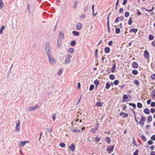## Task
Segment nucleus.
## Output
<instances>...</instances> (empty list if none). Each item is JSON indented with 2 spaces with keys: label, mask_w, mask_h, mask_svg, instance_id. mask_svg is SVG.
Instances as JSON below:
<instances>
[{
  "label": "nucleus",
  "mask_w": 155,
  "mask_h": 155,
  "mask_svg": "<svg viewBox=\"0 0 155 155\" xmlns=\"http://www.w3.org/2000/svg\"><path fill=\"white\" fill-rule=\"evenodd\" d=\"M85 17V15L84 14H82L80 16V18H83Z\"/></svg>",
  "instance_id": "nucleus-63"
},
{
  "label": "nucleus",
  "mask_w": 155,
  "mask_h": 155,
  "mask_svg": "<svg viewBox=\"0 0 155 155\" xmlns=\"http://www.w3.org/2000/svg\"><path fill=\"white\" fill-rule=\"evenodd\" d=\"M97 130L95 129L94 128H92L91 130V131L93 133H95Z\"/></svg>",
  "instance_id": "nucleus-43"
},
{
  "label": "nucleus",
  "mask_w": 155,
  "mask_h": 155,
  "mask_svg": "<svg viewBox=\"0 0 155 155\" xmlns=\"http://www.w3.org/2000/svg\"><path fill=\"white\" fill-rule=\"evenodd\" d=\"M132 73L133 75H136L138 74V72L137 70H133L132 71Z\"/></svg>",
  "instance_id": "nucleus-23"
},
{
  "label": "nucleus",
  "mask_w": 155,
  "mask_h": 155,
  "mask_svg": "<svg viewBox=\"0 0 155 155\" xmlns=\"http://www.w3.org/2000/svg\"><path fill=\"white\" fill-rule=\"evenodd\" d=\"M101 139V138L99 137H96L94 138V140L95 141L99 142Z\"/></svg>",
  "instance_id": "nucleus-36"
},
{
  "label": "nucleus",
  "mask_w": 155,
  "mask_h": 155,
  "mask_svg": "<svg viewBox=\"0 0 155 155\" xmlns=\"http://www.w3.org/2000/svg\"><path fill=\"white\" fill-rule=\"evenodd\" d=\"M110 87V85L109 83H106L105 86V88L106 89H109Z\"/></svg>",
  "instance_id": "nucleus-37"
},
{
  "label": "nucleus",
  "mask_w": 155,
  "mask_h": 155,
  "mask_svg": "<svg viewBox=\"0 0 155 155\" xmlns=\"http://www.w3.org/2000/svg\"><path fill=\"white\" fill-rule=\"evenodd\" d=\"M119 83V81L118 80H115L114 82V84L115 85H117Z\"/></svg>",
  "instance_id": "nucleus-44"
},
{
  "label": "nucleus",
  "mask_w": 155,
  "mask_h": 155,
  "mask_svg": "<svg viewBox=\"0 0 155 155\" xmlns=\"http://www.w3.org/2000/svg\"><path fill=\"white\" fill-rule=\"evenodd\" d=\"M70 61V60L69 59H66L65 61V62L66 64H68L69 63Z\"/></svg>",
  "instance_id": "nucleus-58"
},
{
  "label": "nucleus",
  "mask_w": 155,
  "mask_h": 155,
  "mask_svg": "<svg viewBox=\"0 0 155 155\" xmlns=\"http://www.w3.org/2000/svg\"><path fill=\"white\" fill-rule=\"evenodd\" d=\"M147 143L149 145H151L153 144V142L151 140H149L148 141Z\"/></svg>",
  "instance_id": "nucleus-51"
},
{
  "label": "nucleus",
  "mask_w": 155,
  "mask_h": 155,
  "mask_svg": "<svg viewBox=\"0 0 155 155\" xmlns=\"http://www.w3.org/2000/svg\"><path fill=\"white\" fill-rule=\"evenodd\" d=\"M149 54L147 50H145L144 53V56L146 58H148Z\"/></svg>",
  "instance_id": "nucleus-10"
},
{
  "label": "nucleus",
  "mask_w": 155,
  "mask_h": 155,
  "mask_svg": "<svg viewBox=\"0 0 155 155\" xmlns=\"http://www.w3.org/2000/svg\"><path fill=\"white\" fill-rule=\"evenodd\" d=\"M152 94L151 96L152 98L155 99V90H153L152 91Z\"/></svg>",
  "instance_id": "nucleus-26"
},
{
  "label": "nucleus",
  "mask_w": 155,
  "mask_h": 155,
  "mask_svg": "<svg viewBox=\"0 0 155 155\" xmlns=\"http://www.w3.org/2000/svg\"><path fill=\"white\" fill-rule=\"evenodd\" d=\"M137 31H138V29L137 28H135V29L132 28L130 30L129 32H133L134 33H136L137 32Z\"/></svg>",
  "instance_id": "nucleus-21"
},
{
  "label": "nucleus",
  "mask_w": 155,
  "mask_h": 155,
  "mask_svg": "<svg viewBox=\"0 0 155 155\" xmlns=\"http://www.w3.org/2000/svg\"><path fill=\"white\" fill-rule=\"evenodd\" d=\"M137 15L138 16H139V15H140L141 14V13L140 11L138 9H137Z\"/></svg>",
  "instance_id": "nucleus-54"
},
{
  "label": "nucleus",
  "mask_w": 155,
  "mask_h": 155,
  "mask_svg": "<svg viewBox=\"0 0 155 155\" xmlns=\"http://www.w3.org/2000/svg\"><path fill=\"white\" fill-rule=\"evenodd\" d=\"M82 27V25L80 23H78L76 25V28L78 30H80Z\"/></svg>",
  "instance_id": "nucleus-11"
},
{
  "label": "nucleus",
  "mask_w": 155,
  "mask_h": 155,
  "mask_svg": "<svg viewBox=\"0 0 155 155\" xmlns=\"http://www.w3.org/2000/svg\"><path fill=\"white\" fill-rule=\"evenodd\" d=\"M98 50L97 49H96L95 51V57L96 58H97L98 57L97 54V52H98Z\"/></svg>",
  "instance_id": "nucleus-50"
},
{
  "label": "nucleus",
  "mask_w": 155,
  "mask_h": 155,
  "mask_svg": "<svg viewBox=\"0 0 155 155\" xmlns=\"http://www.w3.org/2000/svg\"><path fill=\"white\" fill-rule=\"evenodd\" d=\"M72 131H73L74 132H78V133H79L81 132L80 130H78V129L73 130H72Z\"/></svg>",
  "instance_id": "nucleus-48"
},
{
  "label": "nucleus",
  "mask_w": 155,
  "mask_h": 155,
  "mask_svg": "<svg viewBox=\"0 0 155 155\" xmlns=\"http://www.w3.org/2000/svg\"><path fill=\"white\" fill-rule=\"evenodd\" d=\"M29 141H21L19 143V146L20 147H23L27 143H28Z\"/></svg>",
  "instance_id": "nucleus-5"
},
{
  "label": "nucleus",
  "mask_w": 155,
  "mask_h": 155,
  "mask_svg": "<svg viewBox=\"0 0 155 155\" xmlns=\"http://www.w3.org/2000/svg\"><path fill=\"white\" fill-rule=\"evenodd\" d=\"M109 78L111 80H113L115 79V77L114 75L112 74L109 75Z\"/></svg>",
  "instance_id": "nucleus-29"
},
{
  "label": "nucleus",
  "mask_w": 155,
  "mask_h": 155,
  "mask_svg": "<svg viewBox=\"0 0 155 155\" xmlns=\"http://www.w3.org/2000/svg\"><path fill=\"white\" fill-rule=\"evenodd\" d=\"M151 78L152 79L154 80L155 79V74H153V75L151 76Z\"/></svg>",
  "instance_id": "nucleus-64"
},
{
  "label": "nucleus",
  "mask_w": 155,
  "mask_h": 155,
  "mask_svg": "<svg viewBox=\"0 0 155 155\" xmlns=\"http://www.w3.org/2000/svg\"><path fill=\"white\" fill-rule=\"evenodd\" d=\"M61 39L59 37L58 38L57 43L59 46H60L61 45Z\"/></svg>",
  "instance_id": "nucleus-19"
},
{
  "label": "nucleus",
  "mask_w": 155,
  "mask_h": 155,
  "mask_svg": "<svg viewBox=\"0 0 155 155\" xmlns=\"http://www.w3.org/2000/svg\"><path fill=\"white\" fill-rule=\"evenodd\" d=\"M20 122L19 120H18L16 124V126L15 127L16 130L15 131L16 132H19L20 131Z\"/></svg>",
  "instance_id": "nucleus-6"
},
{
  "label": "nucleus",
  "mask_w": 155,
  "mask_h": 155,
  "mask_svg": "<svg viewBox=\"0 0 155 155\" xmlns=\"http://www.w3.org/2000/svg\"><path fill=\"white\" fill-rule=\"evenodd\" d=\"M103 103H102L100 102H97L96 104L97 106L101 107L103 106Z\"/></svg>",
  "instance_id": "nucleus-24"
},
{
  "label": "nucleus",
  "mask_w": 155,
  "mask_h": 155,
  "mask_svg": "<svg viewBox=\"0 0 155 155\" xmlns=\"http://www.w3.org/2000/svg\"><path fill=\"white\" fill-rule=\"evenodd\" d=\"M45 49L47 55L51 54V48L49 43L48 42H47L46 43Z\"/></svg>",
  "instance_id": "nucleus-2"
},
{
  "label": "nucleus",
  "mask_w": 155,
  "mask_h": 155,
  "mask_svg": "<svg viewBox=\"0 0 155 155\" xmlns=\"http://www.w3.org/2000/svg\"><path fill=\"white\" fill-rule=\"evenodd\" d=\"M94 83L96 85V89L98 85L100 84V82L98 80L96 79L94 81Z\"/></svg>",
  "instance_id": "nucleus-12"
},
{
  "label": "nucleus",
  "mask_w": 155,
  "mask_h": 155,
  "mask_svg": "<svg viewBox=\"0 0 155 155\" xmlns=\"http://www.w3.org/2000/svg\"><path fill=\"white\" fill-rule=\"evenodd\" d=\"M72 34L75 36H78L79 35V32L76 31H72Z\"/></svg>",
  "instance_id": "nucleus-22"
},
{
  "label": "nucleus",
  "mask_w": 155,
  "mask_h": 155,
  "mask_svg": "<svg viewBox=\"0 0 155 155\" xmlns=\"http://www.w3.org/2000/svg\"><path fill=\"white\" fill-rule=\"evenodd\" d=\"M141 138L144 141L146 142L147 141V139L143 135H142L141 136Z\"/></svg>",
  "instance_id": "nucleus-30"
},
{
  "label": "nucleus",
  "mask_w": 155,
  "mask_h": 155,
  "mask_svg": "<svg viewBox=\"0 0 155 155\" xmlns=\"http://www.w3.org/2000/svg\"><path fill=\"white\" fill-rule=\"evenodd\" d=\"M74 50L72 48H70L68 49V52L70 53H72L74 52Z\"/></svg>",
  "instance_id": "nucleus-27"
},
{
  "label": "nucleus",
  "mask_w": 155,
  "mask_h": 155,
  "mask_svg": "<svg viewBox=\"0 0 155 155\" xmlns=\"http://www.w3.org/2000/svg\"><path fill=\"white\" fill-rule=\"evenodd\" d=\"M118 18L119 19V20L121 21H122L124 19V17L123 16H120L118 17Z\"/></svg>",
  "instance_id": "nucleus-53"
},
{
  "label": "nucleus",
  "mask_w": 155,
  "mask_h": 155,
  "mask_svg": "<svg viewBox=\"0 0 155 155\" xmlns=\"http://www.w3.org/2000/svg\"><path fill=\"white\" fill-rule=\"evenodd\" d=\"M59 145L60 147H64L65 146V144L64 143H61L59 144Z\"/></svg>",
  "instance_id": "nucleus-42"
},
{
  "label": "nucleus",
  "mask_w": 155,
  "mask_h": 155,
  "mask_svg": "<svg viewBox=\"0 0 155 155\" xmlns=\"http://www.w3.org/2000/svg\"><path fill=\"white\" fill-rule=\"evenodd\" d=\"M137 107L139 108H141L143 106V105L140 102H138L137 103Z\"/></svg>",
  "instance_id": "nucleus-32"
},
{
  "label": "nucleus",
  "mask_w": 155,
  "mask_h": 155,
  "mask_svg": "<svg viewBox=\"0 0 155 155\" xmlns=\"http://www.w3.org/2000/svg\"><path fill=\"white\" fill-rule=\"evenodd\" d=\"M125 16L126 18L128 17L129 15V13L128 12H126L125 13Z\"/></svg>",
  "instance_id": "nucleus-41"
},
{
  "label": "nucleus",
  "mask_w": 155,
  "mask_h": 155,
  "mask_svg": "<svg viewBox=\"0 0 155 155\" xmlns=\"http://www.w3.org/2000/svg\"><path fill=\"white\" fill-rule=\"evenodd\" d=\"M110 51V49L109 47H105L104 48V52L106 53H109Z\"/></svg>",
  "instance_id": "nucleus-18"
},
{
  "label": "nucleus",
  "mask_w": 155,
  "mask_h": 155,
  "mask_svg": "<svg viewBox=\"0 0 155 155\" xmlns=\"http://www.w3.org/2000/svg\"><path fill=\"white\" fill-rule=\"evenodd\" d=\"M5 27L4 25H3L0 29V35L2 34L3 32V31L5 29Z\"/></svg>",
  "instance_id": "nucleus-25"
},
{
  "label": "nucleus",
  "mask_w": 155,
  "mask_h": 155,
  "mask_svg": "<svg viewBox=\"0 0 155 155\" xmlns=\"http://www.w3.org/2000/svg\"><path fill=\"white\" fill-rule=\"evenodd\" d=\"M116 68V65L115 63H114V64H113L112 68L111 69V72L114 73V71Z\"/></svg>",
  "instance_id": "nucleus-13"
},
{
  "label": "nucleus",
  "mask_w": 155,
  "mask_h": 155,
  "mask_svg": "<svg viewBox=\"0 0 155 155\" xmlns=\"http://www.w3.org/2000/svg\"><path fill=\"white\" fill-rule=\"evenodd\" d=\"M69 148L72 152L74 151L75 150V146L74 144H72L69 147Z\"/></svg>",
  "instance_id": "nucleus-9"
},
{
  "label": "nucleus",
  "mask_w": 155,
  "mask_h": 155,
  "mask_svg": "<svg viewBox=\"0 0 155 155\" xmlns=\"http://www.w3.org/2000/svg\"><path fill=\"white\" fill-rule=\"evenodd\" d=\"M38 106V105H36L35 106L30 107L27 108V110L29 111L34 110L37 108Z\"/></svg>",
  "instance_id": "nucleus-7"
},
{
  "label": "nucleus",
  "mask_w": 155,
  "mask_h": 155,
  "mask_svg": "<svg viewBox=\"0 0 155 155\" xmlns=\"http://www.w3.org/2000/svg\"><path fill=\"white\" fill-rule=\"evenodd\" d=\"M99 125V123H97L94 126L95 129L97 130Z\"/></svg>",
  "instance_id": "nucleus-45"
},
{
  "label": "nucleus",
  "mask_w": 155,
  "mask_h": 155,
  "mask_svg": "<svg viewBox=\"0 0 155 155\" xmlns=\"http://www.w3.org/2000/svg\"><path fill=\"white\" fill-rule=\"evenodd\" d=\"M151 139L153 140H155V135H153L152 136Z\"/></svg>",
  "instance_id": "nucleus-55"
},
{
  "label": "nucleus",
  "mask_w": 155,
  "mask_h": 155,
  "mask_svg": "<svg viewBox=\"0 0 155 155\" xmlns=\"http://www.w3.org/2000/svg\"><path fill=\"white\" fill-rule=\"evenodd\" d=\"M59 35L60 36L59 37H60L61 39H64V35L62 32L60 31L59 33Z\"/></svg>",
  "instance_id": "nucleus-20"
},
{
  "label": "nucleus",
  "mask_w": 155,
  "mask_h": 155,
  "mask_svg": "<svg viewBox=\"0 0 155 155\" xmlns=\"http://www.w3.org/2000/svg\"><path fill=\"white\" fill-rule=\"evenodd\" d=\"M143 112L147 114H148L150 113L149 110L147 108H145L143 110Z\"/></svg>",
  "instance_id": "nucleus-14"
},
{
  "label": "nucleus",
  "mask_w": 155,
  "mask_h": 155,
  "mask_svg": "<svg viewBox=\"0 0 155 155\" xmlns=\"http://www.w3.org/2000/svg\"><path fill=\"white\" fill-rule=\"evenodd\" d=\"M120 29L118 28H116L115 29V32L117 34H118L120 33Z\"/></svg>",
  "instance_id": "nucleus-34"
},
{
  "label": "nucleus",
  "mask_w": 155,
  "mask_h": 155,
  "mask_svg": "<svg viewBox=\"0 0 155 155\" xmlns=\"http://www.w3.org/2000/svg\"><path fill=\"white\" fill-rule=\"evenodd\" d=\"M63 71V70L62 69H60L59 71H58V74L59 75H61L62 73V72Z\"/></svg>",
  "instance_id": "nucleus-47"
},
{
  "label": "nucleus",
  "mask_w": 155,
  "mask_h": 155,
  "mask_svg": "<svg viewBox=\"0 0 155 155\" xmlns=\"http://www.w3.org/2000/svg\"><path fill=\"white\" fill-rule=\"evenodd\" d=\"M114 148V145L109 146L107 147V150L108 152L109 153H111L113 151Z\"/></svg>",
  "instance_id": "nucleus-4"
},
{
  "label": "nucleus",
  "mask_w": 155,
  "mask_h": 155,
  "mask_svg": "<svg viewBox=\"0 0 155 155\" xmlns=\"http://www.w3.org/2000/svg\"><path fill=\"white\" fill-rule=\"evenodd\" d=\"M151 106L152 107H154L155 106V102H152L151 103Z\"/></svg>",
  "instance_id": "nucleus-57"
},
{
  "label": "nucleus",
  "mask_w": 155,
  "mask_h": 155,
  "mask_svg": "<svg viewBox=\"0 0 155 155\" xmlns=\"http://www.w3.org/2000/svg\"><path fill=\"white\" fill-rule=\"evenodd\" d=\"M131 19H132V18L130 17L128 21V24L129 25H131L132 24V21L131 20Z\"/></svg>",
  "instance_id": "nucleus-38"
},
{
  "label": "nucleus",
  "mask_w": 155,
  "mask_h": 155,
  "mask_svg": "<svg viewBox=\"0 0 155 155\" xmlns=\"http://www.w3.org/2000/svg\"><path fill=\"white\" fill-rule=\"evenodd\" d=\"M150 155H155V152L152 151L150 152Z\"/></svg>",
  "instance_id": "nucleus-62"
},
{
  "label": "nucleus",
  "mask_w": 155,
  "mask_h": 155,
  "mask_svg": "<svg viewBox=\"0 0 155 155\" xmlns=\"http://www.w3.org/2000/svg\"><path fill=\"white\" fill-rule=\"evenodd\" d=\"M3 7L4 4L2 1V0H0V8L2 9Z\"/></svg>",
  "instance_id": "nucleus-31"
},
{
  "label": "nucleus",
  "mask_w": 155,
  "mask_h": 155,
  "mask_svg": "<svg viewBox=\"0 0 155 155\" xmlns=\"http://www.w3.org/2000/svg\"><path fill=\"white\" fill-rule=\"evenodd\" d=\"M134 83L135 84H136L137 85H139V82L138 80H135L134 81Z\"/></svg>",
  "instance_id": "nucleus-35"
},
{
  "label": "nucleus",
  "mask_w": 155,
  "mask_h": 155,
  "mask_svg": "<svg viewBox=\"0 0 155 155\" xmlns=\"http://www.w3.org/2000/svg\"><path fill=\"white\" fill-rule=\"evenodd\" d=\"M127 2V0H124L123 2V5H125L126 4Z\"/></svg>",
  "instance_id": "nucleus-61"
},
{
  "label": "nucleus",
  "mask_w": 155,
  "mask_h": 155,
  "mask_svg": "<svg viewBox=\"0 0 155 155\" xmlns=\"http://www.w3.org/2000/svg\"><path fill=\"white\" fill-rule=\"evenodd\" d=\"M123 98L126 100L128 99V96L126 94H124L123 96Z\"/></svg>",
  "instance_id": "nucleus-49"
},
{
  "label": "nucleus",
  "mask_w": 155,
  "mask_h": 155,
  "mask_svg": "<svg viewBox=\"0 0 155 155\" xmlns=\"http://www.w3.org/2000/svg\"><path fill=\"white\" fill-rule=\"evenodd\" d=\"M71 57V56L70 54H68L66 56V58L67 59H69Z\"/></svg>",
  "instance_id": "nucleus-56"
},
{
  "label": "nucleus",
  "mask_w": 155,
  "mask_h": 155,
  "mask_svg": "<svg viewBox=\"0 0 155 155\" xmlns=\"http://www.w3.org/2000/svg\"><path fill=\"white\" fill-rule=\"evenodd\" d=\"M132 66L134 68H137L138 67V64L137 62H134L132 64Z\"/></svg>",
  "instance_id": "nucleus-8"
},
{
  "label": "nucleus",
  "mask_w": 155,
  "mask_h": 155,
  "mask_svg": "<svg viewBox=\"0 0 155 155\" xmlns=\"http://www.w3.org/2000/svg\"><path fill=\"white\" fill-rule=\"evenodd\" d=\"M94 85L93 84H91L90 86L89 90L90 91H91L94 89Z\"/></svg>",
  "instance_id": "nucleus-39"
},
{
  "label": "nucleus",
  "mask_w": 155,
  "mask_h": 155,
  "mask_svg": "<svg viewBox=\"0 0 155 155\" xmlns=\"http://www.w3.org/2000/svg\"><path fill=\"white\" fill-rule=\"evenodd\" d=\"M78 3V1L76 0L74 2V4L73 6V8L74 9H76L77 8Z\"/></svg>",
  "instance_id": "nucleus-17"
},
{
  "label": "nucleus",
  "mask_w": 155,
  "mask_h": 155,
  "mask_svg": "<svg viewBox=\"0 0 155 155\" xmlns=\"http://www.w3.org/2000/svg\"><path fill=\"white\" fill-rule=\"evenodd\" d=\"M119 18L118 17L116 18L115 20L114 21V22L117 23V22H119Z\"/></svg>",
  "instance_id": "nucleus-60"
},
{
  "label": "nucleus",
  "mask_w": 155,
  "mask_h": 155,
  "mask_svg": "<svg viewBox=\"0 0 155 155\" xmlns=\"http://www.w3.org/2000/svg\"><path fill=\"white\" fill-rule=\"evenodd\" d=\"M152 117L151 115L149 116L147 119V122L149 123L152 121Z\"/></svg>",
  "instance_id": "nucleus-16"
},
{
  "label": "nucleus",
  "mask_w": 155,
  "mask_h": 155,
  "mask_svg": "<svg viewBox=\"0 0 155 155\" xmlns=\"http://www.w3.org/2000/svg\"><path fill=\"white\" fill-rule=\"evenodd\" d=\"M139 150H136L134 153V155H138Z\"/></svg>",
  "instance_id": "nucleus-52"
},
{
  "label": "nucleus",
  "mask_w": 155,
  "mask_h": 155,
  "mask_svg": "<svg viewBox=\"0 0 155 155\" xmlns=\"http://www.w3.org/2000/svg\"><path fill=\"white\" fill-rule=\"evenodd\" d=\"M56 117V114H54L53 116L51 117L53 119L54 121L55 120Z\"/></svg>",
  "instance_id": "nucleus-46"
},
{
  "label": "nucleus",
  "mask_w": 155,
  "mask_h": 155,
  "mask_svg": "<svg viewBox=\"0 0 155 155\" xmlns=\"http://www.w3.org/2000/svg\"><path fill=\"white\" fill-rule=\"evenodd\" d=\"M113 42L112 41H109L108 43V45L109 46H111Z\"/></svg>",
  "instance_id": "nucleus-59"
},
{
  "label": "nucleus",
  "mask_w": 155,
  "mask_h": 155,
  "mask_svg": "<svg viewBox=\"0 0 155 155\" xmlns=\"http://www.w3.org/2000/svg\"><path fill=\"white\" fill-rule=\"evenodd\" d=\"M105 141L108 144H110L111 142V139L109 137H106L105 139Z\"/></svg>",
  "instance_id": "nucleus-15"
},
{
  "label": "nucleus",
  "mask_w": 155,
  "mask_h": 155,
  "mask_svg": "<svg viewBox=\"0 0 155 155\" xmlns=\"http://www.w3.org/2000/svg\"><path fill=\"white\" fill-rule=\"evenodd\" d=\"M154 36L152 35H150L149 36V38L150 40H152L154 38Z\"/></svg>",
  "instance_id": "nucleus-40"
},
{
  "label": "nucleus",
  "mask_w": 155,
  "mask_h": 155,
  "mask_svg": "<svg viewBox=\"0 0 155 155\" xmlns=\"http://www.w3.org/2000/svg\"><path fill=\"white\" fill-rule=\"evenodd\" d=\"M146 120L145 117L143 116H141V119L139 122L138 123L140 126H143L144 124V122Z\"/></svg>",
  "instance_id": "nucleus-3"
},
{
  "label": "nucleus",
  "mask_w": 155,
  "mask_h": 155,
  "mask_svg": "<svg viewBox=\"0 0 155 155\" xmlns=\"http://www.w3.org/2000/svg\"><path fill=\"white\" fill-rule=\"evenodd\" d=\"M76 44V42L74 41H72L70 43V45L72 46H74Z\"/></svg>",
  "instance_id": "nucleus-28"
},
{
  "label": "nucleus",
  "mask_w": 155,
  "mask_h": 155,
  "mask_svg": "<svg viewBox=\"0 0 155 155\" xmlns=\"http://www.w3.org/2000/svg\"><path fill=\"white\" fill-rule=\"evenodd\" d=\"M50 63L52 65H54L56 63V61L53 56L51 54L47 55Z\"/></svg>",
  "instance_id": "nucleus-1"
},
{
  "label": "nucleus",
  "mask_w": 155,
  "mask_h": 155,
  "mask_svg": "<svg viewBox=\"0 0 155 155\" xmlns=\"http://www.w3.org/2000/svg\"><path fill=\"white\" fill-rule=\"evenodd\" d=\"M129 104L130 106H133L134 109H135L136 107V105L134 103H129Z\"/></svg>",
  "instance_id": "nucleus-33"
}]
</instances>
